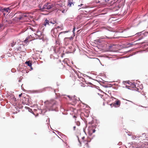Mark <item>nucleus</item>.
<instances>
[{"mask_svg": "<svg viewBox=\"0 0 148 148\" xmlns=\"http://www.w3.org/2000/svg\"><path fill=\"white\" fill-rule=\"evenodd\" d=\"M54 8H53L55 10L59 9L60 11H62L63 13H64L66 11V7L65 6L64 2L60 1L57 2L54 4Z\"/></svg>", "mask_w": 148, "mask_h": 148, "instance_id": "nucleus-1", "label": "nucleus"}, {"mask_svg": "<svg viewBox=\"0 0 148 148\" xmlns=\"http://www.w3.org/2000/svg\"><path fill=\"white\" fill-rule=\"evenodd\" d=\"M39 7L40 8V10L41 11L45 10H49L51 8H52L53 10L54 8V5H53L51 3H47L44 5L43 6L41 7H40V5H39Z\"/></svg>", "mask_w": 148, "mask_h": 148, "instance_id": "nucleus-2", "label": "nucleus"}, {"mask_svg": "<svg viewBox=\"0 0 148 148\" xmlns=\"http://www.w3.org/2000/svg\"><path fill=\"white\" fill-rule=\"evenodd\" d=\"M17 14H19V15H18V16L16 17V19L17 20L23 19L24 18L27 16L26 14L22 13L20 12H18L15 14L14 15Z\"/></svg>", "mask_w": 148, "mask_h": 148, "instance_id": "nucleus-3", "label": "nucleus"}, {"mask_svg": "<svg viewBox=\"0 0 148 148\" xmlns=\"http://www.w3.org/2000/svg\"><path fill=\"white\" fill-rule=\"evenodd\" d=\"M96 126L95 125H94L89 127L88 129V132L90 135H91L93 133L95 132L96 130L95 128L96 127Z\"/></svg>", "mask_w": 148, "mask_h": 148, "instance_id": "nucleus-4", "label": "nucleus"}, {"mask_svg": "<svg viewBox=\"0 0 148 148\" xmlns=\"http://www.w3.org/2000/svg\"><path fill=\"white\" fill-rule=\"evenodd\" d=\"M73 37L71 36L70 37H66L64 38V41L65 43V44L67 45L70 43L71 41L73 40Z\"/></svg>", "mask_w": 148, "mask_h": 148, "instance_id": "nucleus-5", "label": "nucleus"}, {"mask_svg": "<svg viewBox=\"0 0 148 148\" xmlns=\"http://www.w3.org/2000/svg\"><path fill=\"white\" fill-rule=\"evenodd\" d=\"M11 9L10 7L8 8H4L3 9H0V11L3 12H10V11Z\"/></svg>", "mask_w": 148, "mask_h": 148, "instance_id": "nucleus-6", "label": "nucleus"}, {"mask_svg": "<svg viewBox=\"0 0 148 148\" xmlns=\"http://www.w3.org/2000/svg\"><path fill=\"white\" fill-rule=\"evenodd\" d=\"M68 97H69V99H70L71 100L73 101L75 103L76 102V101L77 100V99H75V97L74 96L73 97H71L70 96L68 95L67 96Z\"/></svg>", "mask_w": 148, "mask_h": 148, "instance_id": "nucleus-7", "label": "nucleus"}, {"mask_svg": "<svg viewBox=\"0 0 148 148\" xmlns=\"http://www.w3.org/2000/svg\"><path fill=\"white\" fill-rule=\"evenodd\" d=\"M68 32V31H64V32H60L59 33V35L58 36V40H60V38L62 36H61L62 34V33L65 34V33H66Z\"/></svg>", "mask_w": 148, "mask_h": 148, "instance_id": "nucleus-8", "label": "nucleus"}, {"mask_svg": "<svg viewBox=\"0 0 148 148\" xmlns=\"http://www.w3.org/2000/svg\"><path fill=\"white\" fill-rule=\"evenodd\" d=\"M49 21L46 19L44 22L43 25L45 26L47 25H50V23H49Z\"/></svg>", "mask_w": 148, "mask_h": 148, "instance_id": "nucleus-9", "label": "nucleus"}, {"mask_svg": "<svg viewBox=\"0 0 148 148\" xmlns=\"http://www.w3.org/2000/svg\"><path fill=\"white\" fill-rule=\"evenodd\" d=\"M115 104L116 106L117 107H119L120 105L121 102L120 101L117 99L115 101Z\"/></svg>", "mask_w": 148, "mask_h": 148, "instance_id": "nucleus-10", "label": "nucleus"}, {"mask_svg": "<svg viewBox=\"0 0 148 148\" xmlns=\"http://www.w3.org/2000/svg\"><path fill=\"white\" fill-rule=\"evenodd\" d=\"M25 64H27L30 67H32V62L31 61H26L25 62ZM31 68L32 69V67H31Z\"/></svg>", "mask_w": 148, "mask_h": 148, "instance_id": "nucleus-11", "label": "nucleus"}, {"mask_svg": "<svg viewBox=\"0 0 148 148\" xmlns=\"http://www.w3.org/2000/svg\"><path fill=\"white\" fill-rule=\"evenodd\" d=\"M73 4L72 0H68V5L70 7L72 4Z\"/></svg>", "mask_w": 148, "mask_h": 148, "instance_id": "nucleus-12", "label": "nucleus"}, {"mask_svg": "<svg viewBox=\"0 0 148 148\" xmlns=\"http://www.w3.org/2000/svg\"><path fill=\"white\" fill-rule=\"evenodd\" d=\"M114 0H105V1L108 4H111Z\"/></svg>", "mask_w": 148, "mask_h": 148, "instance_id": "nucleus-13", "label": "nucleus"}, {"mask_svg": "<svg viewBox=\"0 0 148 148\" xmlns=\"http://www.w3.org/2000/svg\"><path fill=\"white\" fill-rule=\"evenodd\" d=\"M49 23H50V24H54L56 23V21H51L50 20L49 21Z\"/></svg>", "mask_w": 148, "mask_h": 148, "instance_id": "nucleus-14", "label": "nucleus"}, {"mask_svg": "<svg viewBox=\"0 0 148 148\" xmlns=\"http://www.w3.org/2000/svg\"><path fill=\"white\" fill-rule=\"evenodd\" d=\"M56 31V32H57V30L56 29H54L53 30H52V32H53V33L54 35L56 36V33L55 32Z\"/></svg>", "mask_w": 148, "mask_h": 148, "instance_id": "nucleus-15", "label": "nucleus"}, {"mask_svg": "<svg viewBox=\"0 0 148 148\" xmlns=\"http://www.w3.org/2000/svg\"><path fill=\"white\" fill-rule=\"evenodd\" d=\"M16 43V42L13 41L12 43H11V46L12 47L14 46Z\"/></svg>", "mask_w": 148, "mask_h": 148, "instance_id": "nucleus-16", "label": "nucleus"}, {"mask_svg": "<svg viewBox=\"0 0 148 148\" xmlns=\"http://www.w3.org/2000/svg\"><path fill=\"white\" fill-rule=\"evenodd\" d=\"M77 75L78 76L79 78L80 79H82V80L83 79H84V78L82 77L81 76H79V74L78 73L77 74Z\"/></svg>", "mask_w": 148, "mask_h": 148, "instance_id": "nucleus-17", "label": "nucleus"}, {"mask_svg": "<svg viewBox=\"0 0 148 148\" xmlns=\"http://www.w3.org/2000/svg\"><path fill=\"white\" fill-rule=\"evenodd\" d=\"M80 85L82 86H85V84H84L82 82H81L80 83Z\"/></svg>", "mask_w": 148, "mask_h": 148, "instance_id": "nucleus-18", "label": "nucleus"}, {"mask_svg": "<svg viewBox=\"0 0 148 148\" xmlns=\"http://www.w3.org/2000/svg\"><path fill=\"white\" fill-rule=\"evenodd\" d=\"M93 2L94 3H99L100 2V1H97V0H96V1L95 0V1H94Z\"/></svg>", "mask_w": 148, "mask_h": 148, "instance_id": "nucleus-19", "label": "nucleus"}, {"mask_svg": "<svg viewBox=\"0 0 148 148\" xmlns=\"http://www.w3.org/2000/svg\"><path fill=\"white\" fill-rule=\"evenodd\" d=\"M86 145L88 148H89L90 147V146H89V144L88 143H86Z\"/></svg>", "mask_w": 148, "mask_h": 148, "instance_id": "nucleus-20", "label": "nucleus"}, {"mask_svg": "<svg viewBox=\"0 0 148 148\" xmlns=\"http://www.w3.org/2000/svg\"><path fill=\"white\" fill-rule=\"evenodd\" d=\"M128 36V35H126V36H124L123 37H125V38H127V37H131V36Z\"/></svg>", "mask_w": 148, "mask_h": 148, "instance_id": "nucleus-21", "label": "nucleus"}, {"mask_svg": "<svg viewBox=\"0 0 148 148\" xmlns=\"http://www.w3.org/2000/svg\"><path fill=\"white\" fill-rule=\"evenodd\" d=\"M135 86V84H132V87H134Z\"/></svg>", "mask_w": 148, "mask_h": 148, "instance_id": "nucleus-22", "label": "nucleus"}, {"mask_svg": "<svg viewBox=\"0 0 148 148\" xmlns=\"http://www.w3.org/2000/svg\"><path fill=\"white\" fill-rule=\"evenodd\" d=\"M22 95V93H21V94H19V97H21V96Z\"/></svg>", "mask_w": 148, "mask_h": 148, "instance_id": "nucleus-23", "label": "nucleus"}, {"mask_svg": "<svg viewBox=\"0 0 148 148\" xmlns=\"http://www.w3.org/2000/svg\"><path fill=\"white\" fill-rule=\"evenodd\" d=\"M73 129H74V130H75V128H76V127H75V126H74V127H73Z\"/></svg>", "mask_w": 148, "mask_h": 148, "instance_id": "nucleus-24", "label": "nucleus"}, {"mask_svg": "<svg viewBox=\"0 0 148 148\" xmlns=\"http://www.w3.org/2000/svg\"><path fill=\"white\" fill-rule=\"evenodd\" d=\"M75 27H73V31H74V30H75Z\"/></svg>", "mask_w": 148, "mask_h": 148, "instance_id": "nucleus-25", "label": "nucleus"}, {"mask_svg": "<svg viewBox=\"0 0 148 148\" xmlns=\"http://www.w3.org/2000/svg\"><path fill=\"white\" fill-rule=\"evenodd\" d=\"M78 124H78V126H79V125H80V123L79 122H78Z\"/></svg>", "mask_w": 148, "mask_h": 148, "instance_id": "nucleus-26", "label": "nucleus"}, {"mask_svg": "<svg viewBox=\"0 0 148 148\" xmlns=\"http://www.w3.org/2000/svg\"><path fill=\"white\" fill-rule=\"evenodd\" d=\"M85 138V137H83L82 138V139H83V140H84Z\"/></svg>", "mask_w": 148, "mask_h": 148, "instance_id": "nucleus-27", "label": "nucleus"}, {"mask_svg": "<svg viewBox=\"0 0 148 148\" xmlns=\"http://www.w3.org/2000/svg\"><path fill=\"white\" fill-rule=\"evenodd\" d=\"M123 33H126V31H124L123 32Z\"/></svg>", "mask_w": 148, "mask_h": 148, "instance_id": "nucleus-28", "label": "nucleus"}, {"mask_svg": "<svg viewBox=\"0 0 148 148\" xmlns=\"http://www.w3.org/2000/svg\"><path fill=\"white\" fill-rule=\"evenodd\" d=\"M129 45H133V44H131V43H129Z\"/></svg>", "mask_w": 148, "mask_h": 148, "instance_id": "nucleus-29", "label": "nucleus"}, {"mask_svg": "<svg viewBox=\"0 0 148 148\" xmlns=\"http://www.w3.org/2000/svg\"><path fill=\"white\" fill-rule=\"evenodd\" d=\"M140 38H139L137 40H140Z\"/></svg>", "mask_w": 148, "mask_h": 148, "instance_id": "nucleus-30", "label": "nucleus"}, {"mask_svg": "<svg viewBox=\"0 0 148 148\" xmlns=\"http://www.w3.org/2000/svg\"><path fill=\"white\" fill-rule=\"evenodd\" d=\"M57 28H59V27H57Z\"/></svg>", "mask_w": 148, "mask_h": 148, "instance_id": "nucleus-31", "label": "nucleus"}, {"mask_svg": "<svg viewBox=\"0 0 148 148\" xmlns=\"http://www.w3.org/2000/svg\"><path fill=\"white\" fill-rule=\"evenodd\" d=\"M3 14H4V15H5V14L4 13H3Z\"/></svg>", "mask_w": 148, "mask_h": 148, "instance_id": "nucleus-32", "label": "nucleus"}, {"mask_svg": "<svg viewBox=\"0 0 148 148\" xmlns=\"http://www.w3.org/2000/svg\"><path fill=\"white\" fill-rule=\"evenodd\" d=\"M1 25H0V28H1Z\"/></svg>", "mask_w": 148, "mask_h": 148, "instance_id": "nucleus-33", "label": "nucleus"}, {"mask_svg": "<svg viewBox=\"0 0 148 148\" xmlns=\"http://www.w3.org/2000/svg\"><path fill=\"white\" fill-rule=\"evenodd\" d=\"M48 102V101H47V102ZM45 102V103H47V101H46Z\"/></svg>", "mask_w": 148, "mask_h": 148, "instance_id": "nucleus-34", "label": "nucleus"}, {"mask_svg": "<svg viewBox=\"0 0 148 148\" xmlns=\"http://www.w3.org/2000/svg\"><path fill=\"white\" fill-rule=\"evenodd\" d=\"M137 90H139V89H137Z\"/></svg>", "mask_w": 148, "mask_h": 148, "instance_id": "nucleus-35", "label": "nucleus"}, {"mask_svg": "<svg viewBox=\"0 0 148 148\" xmlns=\"http://www.w3.org/2000/svg\"><path fill=\"white\" fill-rule=\"evenodd\" d=\"M1 95V94H0V95Z\"/></svg>", "mask_w": 148, "mask_h": 148, "instance_id": "nucleus-36", "label": "nucleus"}]
</instances>
